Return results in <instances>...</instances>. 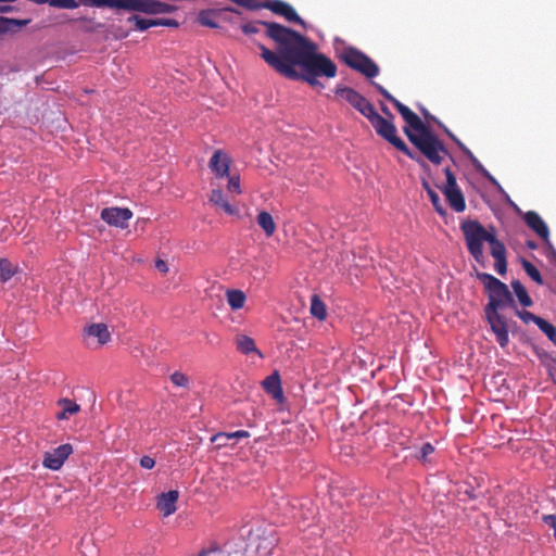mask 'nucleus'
I'll use <instances>...</instances> for the list:
<instances>
[{
  "instance_id": "nucleus-1",
  "label": "nucleus",
  "mask_w": 556,
  "mask_h": 556,
  "mask_svg": "<svg viewBox=\"0 0 556 556\" xmlns=\"http://www.w3.org/2000/svg\"><path fill=\"white\" fill-rule=\"evenodd\" d=\"M266 28L265 35L274 42V49L257 42L262 60L276 73L291 80H302L312 88L321 90L324 84L319 77L337 76L336 63L326 54L318 52V47L309 38L275 22H253L241 26L244 34L258 33L257 26Z\"/></svg>"
},
{
  "instance_id": "nucleus-2",
  "label": "nucleus",
  "mask_w": 556,
  "mask_h": 556,
  "mask_svg": "<svg viewBox=\"0 0 556 556\" xmlns=\"http://www.w3.org/2000/svg\"><path fill=\"white\" fill-rule=\"evenodd\" d=\"M378 92L391 102L401 114L407 126L404 134L408 140L427 157L431 163L439 165L442 162V153H447L443 142L431 131V129L414 113L408 106L395 99L384 87L372 83Z\"/></svg>"
},
{
  "instance_id": "nucleus-3",
  "label": "nucleus",
  "mask_w": 556,
  "mask_h": 556,
  "mask_svg": "<svg viewBox=\"0 0 556 556\" xmlns=\"http://www.w3.org/2000/svg\"><path fill=\"white\" fill-rule=\"evenodd\" d=\"M378 92L391 102L401 114L407 126L404 134L408 140L427 157L431 163L439 165L442 162V153H447L443 142L431 131V129L414 113L408 106L395 99L384 87L372 83Z\"/></svg>"
},
{
  "instance_id": "nucleus-4",
  "label": "nucleus",
  "mask_w": 556,
  "mask_h": 556,
  "mask_svg": "<svg viewBox=\"0 0 556 556\" xmlns=\"http://www.w3.org/2000/svg\"><path fill=\"white\" fill-rule=\"evenodd\" d=\"M460 230L463 232L467 250L477 263L484 266L485 256L483 252V243L488 242L490 245V253L495 260V271L501 276L506 274L507 251L504 243L497 239L494 227L486 229L477 219H465L460 223Z\"/></svg>"
},
{
  "instance_id": "nucleus-5",
  "label": "nucleus",
  "mask_w": 556,
  "mask_h": 556,
  "mask_svg": "<svg viewBox=\"0 0 556 556\" xmlns=\"http://www.w3.org/2000/svg\"><path fill=\"white\" fill-rule=\"evenodd\" d=\"M477 278L488 292L489 302L484 313H500V309L507 306L516 307L513 294L504 282L489 273H477Z\"/></svg>"
},
{
  "instance_id": "nucleus-6",
  "label": "nucleus",
  "mask_w": 556,
  "mask_h": 556,
  "mask_svg": "<svg viewBox=\"0 0 556 556\" xmlns=\"http://www.w3.org/2000/svg\"><path fill=\"white\" fill-rule=\"evenodd\" d=\"M366 118L370 122L371 126L375 128L376 132L381 138L387 140L389 143H391L394 148H396L397 150L403 152L409 159L416 161L420 165L425 164L422 159L419 155H417L416 153H414L407 147V144L404 142V140L401 139L396 135V127L393 124L392 119H389V118H386V117L381 116L380 114H378L376 112L375 109Z\"/></svg>"
},
{
  "instance_id": "nucleus-7",
  "label": "nucleus",
  "mask_w": 556,
  "mask_h": 556,
  "mask_svg": "<svg viewBox=\"0 0 556 556\" xmlns=\"http://www.w3.org/2000/svg\"><path fill=\"white\" fill-rule=\"evenodd\" d=\"M247 541V546L253 548L258 556H270L277 544L274 530L263 525L251 528Z\"/></svg>"
},
{
  "instance_id": "nucleus-8",
  "label": "nucleus",
  "mask_w": 556,
  "mask_h": 556,
  "mask_svg": "<svg viewBox=\"0 0 556 556\" xmlns=\"http://www.w3.org/2000/svg\"><path fill=\"white\" fill-rule=\"evenodd\" d=\"M342 60L350 68L362 73L367 78H374L379 73L378 65L368 55L355 48L345 49Z\"/></svg>"
},
{
  "instance_id": "nucleus-9",
  "label": "nucleus",
  "mask_w": 556,
  "mask_h": 556,
  "mask_svg": "<svg viewBox=\"0 0 556 556\" xmlns=\"http://www.w3.org/2000/svg\"><path fill=\"white\" fill-rule=\"evenodd\" d=\"M444 174L446 184L443 192L448 205L457 213L464 212L466 210V202L462 190L457 186L455 175L450 167L444 168Z\"/></svg>"
},
{
  "instance_id": "nucleus-10",
  "label": "nucleus",
  "mask_w": 556,
  "mask_h": 556,
  "mask_svg": "<svg viewBox=\"0 0 556 556\" xmlns=\"http://www.w3.org/2000/svg\"><path fill=\"white\" fill-rule=\"evenodd\" d=\"M336 96L345 100L365 117H367L375 109L364 96L353 88L338 86L336 88Z\"/></svg>"
},
{
  "instance_id": "nucleus-11",
  "label": "nucleus",
  "mask_w": 556,
  "mask_h": 556,
  "mask_svg": "<svg viewBox=\"0 0 556 556\" xmlns=\"http://www.w3.org/2000/svg\"><path fill=\"white\" fill-rule=\"evenodd\" d=\"M84 343L91 349H99L111 340V332L105 324H91L84 328Z\"/></svg>"
},
{
  "instance_id": "nucleus-12",
  "label": "nucleus",
  "mask_w": 556,
  "mask_h": 556,
  "mask_svg": "<svg viewBox=\"0 0 556 556\" xmlns=\"http://www.w3.org/2000/svg\"><path fill=\"white\" fill-rule=\"evenodd\" d=\"M127 11L140 12L144 14H163L175 11V7L157 0H132V2H125Z\"/></svg>"
},
{
  "instance_id": "nucleus-13",
  "label": "nucleus",
  "mask_w": 556,
  "mask_h": 556,
  "mask_svg": "<svg viewBox=\"0 0 556 556\" xmlns=\"http://www.w3.org/2000/svg\"><path fill=\"white\" fill-rule=\"evenodd\" d=\"M261 9H268L273 13L285 17L288 22L295 23L305 28V22L296 13L293 7L282 0H266L261 2Z\"/></svg>"
},
{
  "instance_id": "nucleus-14",
  "label": "nucleus",
  "mask_w": 556,
  "mask_h": 556,
  "mask_svg": "<svg viewBox=\"0 0 556 556\" xmlns=\"http://www.w3.org/2000/svg\"><path fill=\"white\" fill-rule=\"evenodd\" d=\"M132 212L127 207H105L101 211V219L108 225L125 229L128 227V222L132 218Z\"/></svg>"
},
{
  "instance_id": "nucleus-15",
  "label": "nucleus",
  "mask_w": 556,
  "mask_h": 556,
  "mask_svg": "<svg viewBox=\"0 0 556 556\" xmlns=\"http://www.w3.org/2000/svg\"><path fill=\"white\" fill-rule=\"evenodd\" d=\"M497 343L505 348L509 342L508 325L506 318L500 313H484Z\"/></svg>"
},
{
  "instance_id": "nucleus-16",
  "label": "nucleus",
  "mask_w": 556,
  "mask_h": 556,
  "mask_svg": "<svg viewBox=\"0 0 556 556\" xmlns=\"http://www.w3.org/2000/svg\"><path fill=\"white\" fill-rule=\"evenodd\" d=\"M73 453V446L68 443L62 444L51 452H46L42 459L43 467L51 470H59L64 462Z\"/></svg>"
},
{
  "instance_id": "nucleus-17",
  "label": "nucleus",
  "mask_w": 556,
  "mask_h": 556,
  "mask_svg": "<svg viewBox=\"0 0 556 556\" xmlns=\"http://www.w3.org/2000/svg\"><path fill=\"white\" fill-rule=\"evenodd\" d=\"M228 13L239 14L240 12L232 8L207 9L198 14V22L205 27L217 28V21L226 20Z\"/></svg>"
},
{
  "instance_id": "nucleus-18",
  "label": "nucleus",
  "mask_w": 556,
  "mask_h": 556,
  "mask_svg": "<svg viewBox=\"0 0 556 556\" xmlns=\"http://www.w3.org/2000/svg\"><path fill=\"white\" fill-rule=\"evenodd\" d=\"M128 23H134L139 31H144L153 26L178 27V22L174 18H143L139 15H131L127 20Z\"/></svg>"
},
{
  "instance_id": "nucleus-19",
  "label": "nucleus",
  "mask_w": 556,
  "mask_h": 556,
  "mask_svg": "<svg viewBox=\"0 0 556 556\" xmlns=\"http://www.w3.org/2000/svg\"><path fill=\"white\" fill-rule=\"evenodd\" d=\"M523 220L529 228H531L540 238L549 243L548 227L542 217L534 211H529L525 214Z\"/></svg>"
},
{
  "instance_id": "nucleus-20",
  "label": "nucleus",
  "mask_w": 556,
  "mask_h": 556,
  "mask_svg": "<svg viewBox=\"0 0 556 556\" xmlns=\"http://www.w3.org/2000/svg\"><path fill=\"white\" fill-rule=\"evenodd\" d=\"M208 167L219 178L229 176L230 159L222 150H216L208 163Z\"/></svg>"
},
{
  "instance_id": "nucleus-21",
  "label": "nucleus",
  "mask_w": 556,
  "mask_h": 556,
  "mask_svg": "<svg viewBox=\"0 0 556 556\" xmlns=\"http://www.w3.org/2000/svg\"><path fill=\"white\" fill-rule=\"evenodd\" d=\"M178 497L179 493L176 490L162 493L160 496H157L156 508L162 513L164 517H168L176 511V503Z\"/></svg>"
},
{
  "instance_id": "nucleus-22",
  "label": "nucleus",
  "mask_w": 556,
  "mask_h": 556,
  "mask_svg": "<svg viewBox=\"0 0 556 556\" xmlns=\"http://www.w3.org/2000/svg\"><path fill=\"white\" fill-rule=\"evenodd\" d=\"M265 392L278 402L283 401V392L281 388V380L279 372L275 370L271 375L267 376L262 382Z\"/></svg>"
},
{
  "instance_id": "nucleus-23",
  "label": "nucleus",
  "mask_w": 556,
  "mask_h": 556,
  "mask_svg": "<svg viewBox=\"0 0 556 556\" xmlns=\"http://www.w3.org/2000/svg\"><path fill=\"white\" fill-rule=\"evenodd\" d=\"M448 135L458 144L463 152L469 157L476 170L482 174L492 184L497 185L496 179L483 167V165L478 161V159L472 154V152L469 149H467L459 140H457L454 135H452L451 132H448Z\"/></svg>"
},
{
  "instance_id": "nucleus-24",
  "label": "nucleus",
  "mask_w": 556,
  "mask_h": 556,
  "mask_svg": "<svg viewBox=\"0 0 556 556\" xmlns=\"http://www.w3.org/2000/svg\"><path fill=\"white\" fill-rule=\"evenodd\" d=\"M56 404L61 408L55 415L59 420L68 419L80 410V406L70 399H60Z\"/></svg>"
},
{
  "instance_id": "nucleus-25",
  "label": "nucleus",
  "mask_w": 556,
  "mask_h": 556,
  "mask_svg": "<svg viewBox=\"0 0 556 556\" xmlns=\"http://www.w3.org/2000/svg\"><path fill=\"white\" fill-rule=\"evenodd\" d=\"M256 222L267 237H271L275 233L276 223L268 212L261 211L256 216Z\"/></svg>"
},
{
  "instance_id": "nucleus-26",
  "label": "nucleus",
  "mask_w": 556,
  "mask_h": 556,
  "mask_svg": "<svg viewBox=\"0 0 556 556\" xmlns=\"http://www.w3.org/2000/svg\"><path fill=\"white\" fill-rule=\"evenodd\" d=\"M236 348L242 354H250L252 352L257 353L262 356L261 352L257 350L254 340L245 334H238L236 337Z\"/></svg>"
},
{
  "instance_id": "nucleus-27",
  "label": "nucleus",
  "mask_w": 556,
  "mask_h": 556,
  "mask_svg": "<svg viewBox=\"0 0 556 556\" xmlns=\"http://www.w3.org/2000/svg\"><path fill=\"white\" fill-rule=\"evenodd\" d=\"M210 201L213 204L220 206L228 215H235L238 212V210L235 206H232L231 204H229V202L225 199L222 190H218V189L212 190L211 195H210Z\"/></svg>"
},
{
  "instance_id": "nucleus-28",
  "label": "nucleus",
  "mask_w": 556,
  "mask_h": 556,
  "mask_svg": "<svg viewBox=\"0 0 556 556\" xmlns=\"http://www.w3.org/2000/svg\"><path fill=\"white\" fill-rule=\"evenodd\" d=\"M511 288H513V291H514L515 295L517 296L519 303L523 307H530L533 305V301L530 298V295L528 294L527 289L519 280H513Z\"/></svg>"
},
{
  "instance_id": "nucleus-29",
  "label": "nucleus",
  "mask_w": 556,
  "mask_h": 556,
  "mask_svg": "<svg viewBox=\"0 0 556 556\" xmlns=\"http://www.w3.org/2000/svg\"><path fill=\"white\" fill-rule=\"evenodd\" d=\"M226 298L229 306L233 309H240L244 306L247 296L243 291L231 289L226 292Z\"/></svg>"
},
{
  "instance_id": "nucleus-30",
  "label": "nucleus",
  "mask_w": 556,
  "mask_h": 556,
  "mask_svg": "<svg viewBox=\"0 0 556 556\" xmlns=\"http://www.w3.org/2000/svg\"><path fill=\"white\" fill-rule=\"evenodd\" d=\"M74 4L71 7H63V9H76L80 4L85 7L103 8L105 5H119L121 1L115 0H70Z\"/></svg>"
},
{
  "instance_id": "nucleus-31",
  "label": "nucleus",
  "mask_w": 556,
  "mask_h": 556,
  "mask_svg": "<svg viewBox=\"0 0 556 556\" xmlns=\"http://www.w3.org/2000/svg\"><path fill=\"white\" fill-rule=\"evenodd\" d=\"M29 21L16 20L0 16V34L15 31L17 28L25 26Z\"/></svg>"
},
{
  "instance_id": "nucleus-32",
  "label": "nucleus",
  "mask_w": 556,
  "mask_h": 556,
  "mask_svg": "<svg viewBox=\"0 0 556 556\" xmlns=\"http://www.w3.org/2000/svg\"><path fill=\"white\" fill-rule=\"evenodd\" d=\"M311 314L319 320H324L327 316L326 305L316 294L311 299Z\"/></svg>"
},
{
  "instance_id": "nucleus-33",
  "label": "nucleus",
  "mask_w": 556,
  "mask_h": 556,
  "mask_svg": "<svg viewBox=\"0 0 556 556\" xmlns=\"http://www.w3.org/2000/svg\"><path fill=\"white\" fill-rule=\"evenodd\" d=\"M17 271V266L12 264L7 258H0V280L1 282H7L10 280Z\"/></svg>"
},
{
  "instance_id": "nucleus-34",
  "label": "nucleus",
  "mask_w": 556,
  "mask_h": 556,
  "mask_svg": "<svg viewBox=\"0 0 556 556\" xmlns=\"http://www.w3.org/2000/svg\"><path fill=\"white\" fill-rule=\"evenodd\" d=\"M422 186L424 188L426 189L428 195H429V199L434 207V210L440 214V215H444L445 214V208L444 206L442 205L441 203V199H440V195L438 194V192L435 190H433L429 182L424 180L422 181Z\"/></svg>"
},
{
  "instance_id": "nucleus-35",
  "label": "nucleus",
  "mask_w": 556,
  "mask_h": 556,
  "mask_svg": "<svg viewBox=\"0 0 556 556\" xmlns=\"http://www.w3.org/2000/svg\"><path fill=\"white\" fill-rule=\"evenodd\" d=\"M522 268L527 273V275L536 283L543 285V278L539 271V269L529 261L522 260L521 261Z\"/></svg>"
},
{
  "instance_id": "nucleus-36",
  "label": "nucleus",
  "mask_w": 556,
  "mask_h": 556,
  "mask_svg": "<svg viewBox=\"0 0 556 556\" xmlns=\"http://www.w3.org/2000/svg\"><path fill=\"white\" fill-rule=\"evenodd\" d=\"M539 329L545 333V336L554 343L556 346V327L552 325L549 321L543 319L540 320Z\"/></svg>"
},
{
  "instance_id": "nucleus-37",
  "label": "nucleus",
  "mask_w": 556,
  "mask_h": 556,
  "mask_svg": "<svg viewBox=\"0 0 556 556\" xmlns=\"http://www.w3.org/2000/svg\"><path fill=\"white\" fill-rule=\"evenodd\" d=\"M516 311V315L525 323H534L538 327L540 324V320H543L544 318L534 315L533 313L526 311V309H518L517 307H514Z\"/></svg>"
},
{
  "instance_id": "nucleus-38",
  "label": "nucleus",
  "mask_w": 556,
  "mask_h": 556,
  "mask_svg": "<svg viewBox=\"0 0 556 556\" xmlns=\"http://www.w3.org/2000/svg\"><path fill=\"white\" fill-rule=\"evenodd\" d=\"M250 437V433L245 430H238V431H235V432H218L214 435V440H219V439H226V440H232V439H236V440H239V439H244V438H249Z\"/></svg>"
},
{
  "instance_id": "nucleus-39",
  "label": "nucleus",
  "mask_w": 556,
  "mask_h": 556,
  "mask_svg": "<svg viewBox=\"0 0 556 556\" xmlns=\"http://www.w3.org/2000/svg\"><path fill=\"white\" fill-rule=\"evenodd\" d=\"M170 381L176 387L187 388L189 386V378L180 371H175L170 375Z\"/></svg>"
},
{
  "instance_id": "nucleus-40",
  "label": "nucleus",
  "mask_w": 556,
  "mask_h": 556,
  "mask_svg": "<svg viewBox=\"0 0 556 556\" xmlns=\"http://www.w3.org/2000/svg\"><path fill=\"white\" fill-rule=\"evenodd\" d=\"M227 189L230 192H235L237 194H240L241 193L240 177L239 176H231V177H229Z\"/></svg>"
},
{
  "instance_id": "nucleus-41",
  "label": "nucleus",
  "mask_w": 556,
  "mask_h": 556,
  "mask_svg": "<svg viewBox=\"0 0 556 556\" xmlns=\"http://www.w3.org/2000/svg\"><path fill=\"white\" fill-rule=\"evenodd\" d=\"M434 452V447L431 443H425L420 447L419 454L417 455V458L421 459L422 462H427L428 456Z\"/></svg>"
},
{
  "instance_id": "nucleus-42",
  "label": "nucleus",
  "mask_w": 556,
  "mask_h": 556,
  "mask_svg": "<svg viewBox=\"0 0 556 556\" xmlns=\"http://www.w3.org/2000/svg\"><path fill=\"white\" fill-rule=\"evenodd\" d=\"M140 466L144 469H152L155 466V460L146 455L140 458Z\"/></svg>"
},
{
  "instance_id": "nucleus-43",
  "label": "nucleus",
  "mask_w": 556,
  "mask_h": 556,
  "mask_svg": "<svg viewBox=\"0 0 556 556\" xmlns=\"http://www.w3.org/2000/svg\"><path fill=\"white\" fill-rule=\"evenodd\" d=\"M544 522L553 529L556 539V515H546L543 517Z\"/></svg>"
},
{
  "instance_id": "nucleus-44",
  "label": "nucleus",
  "mask_w": 556,
  "mask_h": 556,
  "mask_svg": "<svg viewBox=\"0 0 556 556\" xmlns=\"http://www.w3.org/2000/svg\"><path fill=\"white\" fill-rule=\"evenodd\" d=\"M199 556H225V553L220 549H210L202 552Z\"/></svg>"
},
{
  "instance_id": "nucleus-45",
  "label": "nucleus",
  "mask_w": 556,
  "mask_h": 556,
  "mask_svg": "<svg viewBox=\"0 0 556 556\" xmlns=\"http://www.w3.org/2000/svg\"><path fill=\"white\" fill-rule=\"evenodd\" d=\"M155 267H156L160 271H162V273H167V270H168L167 264H166V262H165V261H163V260H157V261L155 262Z\"/></svg>"
},
{
  "instance_id": "nucleus-46",
  "label": "nucleus",
  "mask_w": 556,
  "mask_h": 556,
  "mask_svg": "<svg viewBox=\"0 0 556 556\" xmlns=\"http://www.w3.org/2000/svg\"><path fill=\"white\" fill-rule=\"evenodd\" d=\"M212 442H215L217 444L218 447H224L226 445H228V442L230 440H226V439H219V440H214V435L212 437L211 439Z\"/></svg>"
},
{
  "instance_id": "nucleus-47",
  "label": "nucleus",
  "mask_w": 556,
  "mask_h": 556,
  "mask_svg": "<svg viewBox=\"0 0 556 556\" xmlns=\"http://www.w3.org/2000/svg\"><path fill=\"white\" fill-rule=\"evenodd\" d=\"M381 111L383 112V114L387 116L386 118H389V119H393L394 116L393 114L390 112V110L388 109V106L386 105H381Z\"/></svg>"
},
{
  "instance_id": "nucleus-48",
  "label": "nucleus",
  "mask_w": 556,
  "mask_h": 556,
  "mask_svg": "<svg viewBox=\"0 0 556 556\" xmlns=\"http://www.w3.org/2000/svg\"><path fill=\"white\" fill-rule=\"evenodd\" d=\"M228 556H247L243 552H235L233 554L229 553Z\"/></svg>"
},
{
  "instance_id": "nucleus-49",
  "label": "nucleus",
  "mask_w": 556,
  "mask_h": 556,
  "mask_svg": "<svg viewBox=\"0 0 556 556\" xmlns=\"http://www.w3.org/2000/svg\"><path fill=\"white\" fill-rule=\"evenodd\" d=\"M232 14H233V13H228V14L226 15V20H225V21H226V22H230V23H232V22H233Z\"/></svg>"
},
{
  "instance_id": "nucleus-50",
  "label": "nucleus",
  "mask_w": 556,
  "mask_h": 556,
  "mask_svg": "<svg viewBox=\"0 0 556 556\" xmlns=\"http://www.w3.org/2000/svg\"><path fill=\"white\" fill-rule=\"evenodd\" d=\"M8 11H10V7H8V5L0 7V12H8Z\"/></svg>"
},
{
  "instance_id": "nucleus-51",
  "label": "nucleus",
  "mask_w": 556,
  "mask_h": 556,
  "mask_svg": "<svg viewBox=\"0 0 556 556\" xmlns=\"http://www.w3.org/2000/svg\"><path fill=\"white\" fill-rule=\"evenodd\" d=\"M529 247H530V248H535V244H533V243H529Z\"/></svg>"
}]
</instances>
